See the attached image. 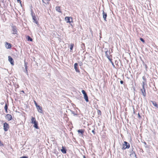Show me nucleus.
I'll use <instances>...</instances> for the list:
<instances>
[{
	"label": "nucleus",
	"mask_w": 158,
	"mask_h": 158,
	"mask_svg": "<svg viewBox=\"0 0 158 158\" xmlns=\"http://www.w3.org/2000/svg\"><path fill=\"white\" fill-rule=\"evenodd\" d=\"M77 65H78V64L77 63H75L74 65V68L75 69L76 71L77 72L79 73L80 72V71L77 67Z\"/></svg>",
	"instance_id": "obj_13"
},
{
	"label": "nucleus",
	"mask_w": 158,
	"mask_h": 158,
	"mask_svg": "<svg viewBox=\"0 0 158 158\" xmlns=\"http://www.w3.org/2000/svg\"><path fill=\"white\" fill-rule=\"evenodd\" d=\"M92 133H94V134H95V131H94V130H93L92 131Z\"/></svg>",
	"instance_id": "obj_35"
},
{
	"label": "nucleus",
	"mask_w": 158,
	"mask_h": 158,
	"mask_svg": "<svg viewBox=\"0 0 158 158\" xmlns=\"http://www.w3.org/2000/svg\"><path fill=\"white\" fill-rule=\"evenodd\" d=\"M72 113L74 115H75L76 114H75L74 112L73 111L72 112Z\"/></svg>",
	"instance_id": "obj_37"
},
{
	"label": "nucleus",
	"mask_w": 158,
	"mask_h": 158,
	"mask_svg": "<svg viewBox=\"0 0 158 158\" xmlns=\"http://www.w3.org/2000/svg\"><path fill=\"white\" fill-rule=\"evenodd\" d=\"M27 40L28 41H32V39L29 36H28L27 38Z\"/></svg>",
	"instance_id": "obj_23"
},
{
	"label": "nucleus",
	"mask_w": 158,
	"mask_h": 158,
	"mask_svg": "<svg viewBox=\"0 0 158 158\" xmlns=\"http://www.w3.org/2000/svg\"><path fill=\"white\" fill-rule=\"evenodd\" d=\"M6 118L8 121L12 119V116L10 114H8L6 115Z\"/></svg>",
	"instance_id": "obj_11"
},
{
	"label": "nucleus",
	"mask_w": 158,
	"mask_h": 158,
	"mask_svg": "<svg viewBox=\"0 0 158 158\" xmlns=\"http://www.w3.org/2000/svg\"><path fill=\"white\" fill-rule=\"evenodd\" d=\"M6 47L7 48H10L11 47V45L10 44L6 42Z\"/></svg>",
	"instance_id": "obj_16"
},
{
	"label": "nucleus",
	"mask_w": 158,
	"mask_h": 158,
	"mask_svg": "<svg viewBox=\"0 0 158 158\" xmlns=\"http://www.w3.org/2000/svg\"><path fill=\"white\" fill-rule=\"evenodd\" d=\"M109 60L110 61V63H111V64H112V65L114 67V63H113V62H112V59H110V60Z\"/></svg>",
	"instance_id": "obj_25"
},
{
	"label": "nucleus",
	"mask_w": 158,
	"mask_h": 158,
	"mask_svg": "<svg viewBox=\"0 0 158 158\" xmlns=\"http://www.w3.org/2000/svg\"><path fill=\"white\" fill-rule=\"evenodd\" d=\"M123 147L122 148V150H124L126 149H128L130 148V144L126 141L124 142L123 144Z\"/></svg>",
	"instance_id": "obj_2"
},
{
	"label": "nucleus",
	"mask_w": 158,
	"mask_h": 158,
	"mask_svg": "<svg viewBox=\"0 0 158 158\" xmlns=\"http://www.w3.org/2000/svg\"><path fill=\"white\" fill-rule=\"evenodd\" d=\"M43 0V2H44V1L48 2V1H49L50 0Z\"/></svg>",
	"instance_id": "obj_34"
},
{
	"label": "nucleus",
	"mask_w": 158,
	"mask_h": 158,
	"mask_svg": "<svg viewBox=\"0 0 158 158\" xmlns=\"http://www.w3.org/2000/svg\"><path fill=\"white\" fill-rule=\"evenodd\" d=\"M61 151L63 153L65 154L66 153L65 149L63 146L62 147V149H61Z\"/></svg>",
	"instance_id": "obj_17"
},
{
	"label": "nucleus",
	"mask_w": 158,
	"mask_h": 158,
	"mask_svg": "<svg viewBox=\"0 0 158 158\" xmlns=\"http://www.w3.org/2000/svg\"><path fill=\"white\" fill-rule=\"evenodd\" d=\"M83 158H85V156H83Z\"/></svg>",
	"instance_id": "obj_38"
},
{
	"label": "nucleus",
	"mask_w": 158,
	"mask_h": 158,
	"mask_svg": "<svg viewBox=\"0 0 158 158\" xmlns=\"http://www.w3.org/2000/svg\"><path fill=\"white\" fill-rule=\"evenodd\" d=\"M81 92H82V93L83 94V95L85 94H86V92H85V90H82L81 91Z\"/></svg>",
	"instance_id": "obj_27"
},
{
	"label": "nucleus",
	"mask_w": 158,
	"mask_h": 158,
	"mask_svg": "<svg viewBox=\"0 0 158 158\" xmlns=\"http://www.w3.org/2000/svg\"><path fill=\"white\" fill-rule=\"evenodd\" d=\"M110 50L109 51L107 50L105 52L106 56L109 60H110Z\"/></svg>",
	"instance_id": "obj_4"
},
{
	"label": "nucleus",
	"mask_w": 158,
	"mask_h": 158,
	"mask_svg": "<svg viewBox=\"0 0 158 158\" xmlns=\"http://www.w3.org/2000/svg\"><path fill=\"white\" fill-rule=\"evenodd\" d=\"M123 81H120V83H121V84H123Z\"/></svg>",
	"instance_id": "obj_32"
},
{
	"label": "nucleus",
	"mask_w": 158,
	"mask_h": 158,
	"mask_svg": "<svg viewBox=\"0 0 158 158\" xmlns=\"http://www.w3.org/2000/svg\"><path fill=\"white\" fill-rule=\"evenodd\" d=\"M24 72L27 75H28V73L27 72V69H25V70L24 71Z\"/></svg>",
	"instance_id": "obj_28"
},
{
	"label": "nucleus",
	"mask_w": 158,
	"mask_h": 158,
	"mask_svg": "<svg viewBox=\"0 0 158 158\" xmlns=\"http://www.w3.org/2000/svg\"><path fill=\"white\" fill-rule=\"evenodd\" d=\"M34 103H35V105L36 107H37V106H39L37 105V103L35 101H34Z\"/></svg>",
	"instance_id": "obj_30"
},
{
	"label": "nucleus",
	"mask_w": 158,
	"mask_h": 158,
	"mask_svg": "<svg viewBox=\"0 0 158 158\" xmlns=\"http://www.w3.org/2000/svg\"><path fill=\"white\" fill-rule=\"evenodd\" d=\"M140 40L142 41V42H144V40L142 38H140Z\"/></svg>",
	"instance_id": "obj_29"
},
{
	"label": "nucleus",
	"mask_w": 158,
	"mask_h": 158,
	"mask_svg": "<svg viewBox=\"0 0 158 158\" xmlns=\"http://www.w3.org/2000/svg\"><path fill=\"white\" fill-rule=\"evenodd\" d=\"M8 60L10 62L11 64L12 65H14V60L10 56H9L8 57Z\"/></svg>",
	"instance_id": "obj_8"
},
{
	"label": "nucleus",
	"mask_w": 158,
	"mask_h": 158,
	"mask_svg": "<svg viewBox=\"0 0 158 158\" xmlns=\"http://www.w3.org/2000/svg\"><path fill=\"white\" fill-rule=\"evenodd\" d=\"M78 133H81V134H83L84 133V131L82 129L78 130L77 131Z\"/></svg>",
	"instance_id": "obj_21"
},
{
	"label": "nucleus",
	"mask_w": 158,
	"mask_h": 158,
	"mask_svg": "<svg viewBox=\"0 0 158 158\" xmlns=\"http://www.w3.org/2000/svg\"><path fill=\"white\" fill-rule=\"evenodd\" d=\"M98 114H99V113L101 114V112L100 110H99L98 111Z\"/></svg>",
	"instance_id": "obj_33"
},
{
	"label": "nucleus",
	"mask_w": 158,
	"mask_h": 158,
	"mask_svg": "<svg viewBox=\"0 0 158 158\" xmlns=\"http://www.w3.org/2000/svg\"><path fill=\"white\" fill-rule=\"evenodd\" d=\"M20 158H28V157L26 156H23L20 157Z\"/></svg>",
	"instance_id": "obj_31"
},
{
	"label": "nucleus",
	"mask_w": 158,
	"mask_h": 158,
	"mask_svg": "<svg viewBox=\"0 0 158 158\" xmlns=\"http://www.w3.org/2000/svg\"><path fill=\"white\" fill-rule=\"evenodd\" d=\"M56 10L58 12L61 13L60 8L59 6H57L56 7Z\"/></svg>",
	"instance_id": "obj_19"
},
{
	"label": "nucleus",
	"mask_w": 158,
	"mask_h": 158,
	"mask_svg": "<svg viewBox=\"0 0 158 158\" xmlns=\"http://www.w3.org/2000/svg\"><path fill=\"white\" fill-rule=\"evenodd\" d=\"M130 156L131 157H133L132 158H137L136 154L134 152H132L130 154Z\"/></svg>",
	"instance_id": "obj_14"
},
{
	"label": "nucleus",
	"mask_w": 158,
	"mask_h": 158,
	"mask_svg": "<svg viewBox=\"0 0 158 158\" xmlns=\"http://www.w3.org/2000/svg\"><path fill=\"white\" fill-rule=\"evenodd\" d=\"M84 98L85 99V100L86 101V102H88L89 101L88 98V96H87V94H84Z\"/></svg>",
	"instance_id": "obj_15"
},
{
	"label": "nucleus",
	"mask_w": 158,
	"mask_h": 158,
	"mask_svg": "<svg viewBox=\"0 0 158 158\" xmlns=\"http://www.w3.org/2000/svg\"><path fill=\"white\" fill-rule=\"evenodd\" d=\"M7 108H8V106H7V105L6 104L5 105V106L4 107V109L5 110V111H6V113H7L8 112H7Z\"/></svg>",
	"instance_id": "obj_22"
},
{
	"label": "nucleus",
	"mask_w": 158,
	"mask_h": 158,
	"mask_svg": "<svg viewBox=\"0 0 158 158\" xmlns=\"http://www.w3.org/2000/svg\"><path fill=\"white\" fill-rule=\"evenodd\" d=\"M9 128L8 124L5 123L3 125V129L5 131H6Z\"/></svg>",
	"instance_id": "obj_5"
},
{
	"label": "nucleus",
	"mask_w": 158,
	"mask_h": 158,
	"mask_svg": "<svg viewBox=\"0 0 158 158\" xmlns=\"http://www.w3.org/2000/svg\"><path fill=\"white\" fill-rule=\"evenodd\" d=\"M70 17H66L65 18V20L66 21L67 23H70L72 21V18H71V21H70Z\"/></svg>",
	"instance_id": "obj_6"
},
{
	"label": "nucleus",
	"mask_w": 158,
	"mask_h": 158,
	"mask_svg": "<svg viewBox=\"0 0 158 158\" xmlns=\"http://www.w3.org/2000/svg\"><path fill=\"white\" fill-rule=\"evenodd\" d=\"M18 2H20V4H21V2L20 0H17Z\"/></svg>",
	"instance_id": "obj_36"
},
{
	"label": "nucleus",
	"mask_w": 158,
	"mask_h": 158,
	"mask_svg": "<svg viewBox=\"0 0 158 158\" xmlns=\"http://www.w3.org/2000/svg\"><path fill=\"white\" fill-rule=\"evenodd\" d=\"M151 102H152V104L155 106L157 108H158V106L155 102L152 101H151Z\"/></svg>",
	"instance_id": "obj_18"
},
{
	"label": "nucleus",
	"mask_w": 158,
	"mask_h": 158,
	"mask_svg": "<svg viewBox=\"0 0 158 158\" xmlns=\"http://www.w3.org/2000/svg\"><path fill=\"white\" fill-rule=\"evenodd\" d=\"M146 84V83L145 81L143 82L142 87H144L145 85Z\"/></svg>",
	"instance_id": "obj_26"
},
{
	"label": "nucleus",
	"mask_w": 158,
	"mask_h": 158,
	"mask_svg": "<svg viewBox=\"0 0 158 158\" xmlns=\"http://www.w3.org/2000/svg\"><path fill=\"white\" fill-rule=\"evenodd\" d=\"M143 78L144 79L143 77Z\"/></svg>",
	"instance_id": "obj_39"
},
{
	"label": "nucleus",
	"mask_w": 158,
	"mask_h": 158,
	"mask_svg": "<svg viewBox=\"0 0 158 158\" xmlns=\"http://www.w3.org/2000/svg\"><path fill=\"white\" fill-rule=\"evenodd\" d=\"M36 108L38 110V111L40 113H42V109L41 106H37Z\"/></svg>",
	"instance_id": "obj_10"
},
{
	"label": "nucleus",
	"mask_w": 158,
	"mask_h": 158,
	"mask_svg": "<svg viewBox=\"0 0 158 158\" xmlns=\"http://www.w3.org/2000/svg\"><path fill=\"white\" fill-rule=\"evenodd\" d=\"M31 123L34 124L33 127L37 129H38L39 128L38 126V123L36 121L35 118L33 117H31Z\"/></svg>",
	"instance_id": "obj_1"
},
{
	"label": "nucleus",
	"mask_w": 158,
	"mask_h": 158,
	"mask_svg": "<svg viewBox=\"0 0 158 158\" xmlns=\"http://www.w3.org/2000/svg\"><path fill=\"white\" fill-rule=\"evenodd\" d=\"M103 14V18L105 21H106V18L107 17V14L106 13H105L104 10H103L102 12Z\"/></svg>",
	"instance_id": "obj_9"
},
{
	"label": "nucleus",
	"mask_w": 158,
	"mask_h": 158,
	"mask_svg": "<svg viewBox=\"0 0 158 158\" xmlns=\"http://www.w3.org/2000/svg\"><path fill=\"white\" fill-rule=\"evenodd\" d=\"M31 15L33 19L34 20V22H35L36 24H37V22L36 21V19L35 15L34 14H33L32 13H31Z\"/></svg>",
	"instance_id": "obj_12"
},
{
	"label": "nucleus",
	"mask_w": 158,
	"mask_h": 158,
	"mask_svg": "<svg viewBox=\"0 0 158 158\" xmlns=\"http://www.w3.org/2000/svg\"><path fill=\"white\" fill-rule=\"evenodd\" d=\"M24 67L25 68V69H27V63L25 62H24Z\"/></svg>",
	"instance_id": "obj_24"
},
{
	"label": "nucleus",
	"mask_w": 158,
	"mask_h": 158,
	"mask_svg": "<svg viewBox=\"0 0 158 158\" xmlns=\"http://www.w3.org/2000/svg\"><path fill=\"white\" fill-rule=\"evenodd\" d=\"M73 46H74V44H71L70 45V52H72V50H73Z\"/></svg>",
	"instance_id": "obj_20"
},
{
	"label": "nucleus",
	"mask_w": 158,
	"mask_h": 158,
	"mask_svg": "<svg viewBox=\"0 0 158 158\" xmlns=\"http://www.w3.org/2000/svg\"><path fill=\"white\" fill-rule=\"evenodd\" d=\"M141 90L143 95L144 97H145L146 96V93L144 87H142V88L141 89Z\"/></svg>",
	"instance_id": "obj_7"
},
{
	"label": "nucleus",
	"mask_w": 158,
	"mask_h": 158,
	"mask_svg": "<svg viewBox=\"0 0 158 158\" xmlns=\"http://www.w3.org/2000/svg\"><path fill=\"white\" fill-rule=\"evenodd\" d=\"M12 30L13 31L12 34H17V31L16 29V27L15 26H11Z\"/></svg>",
	"instance_id": "obj_3"
}]
</instances>
